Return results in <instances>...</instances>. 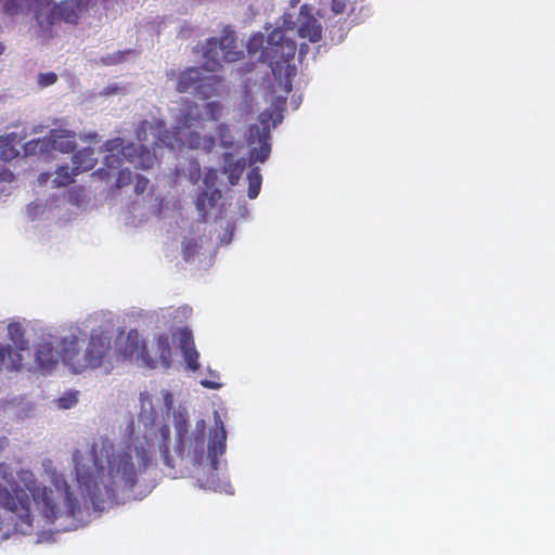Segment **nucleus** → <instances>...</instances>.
Segmentation results:
<instances>
[{
    "label": "nucleus",
    "instance_id": "obj_1",
    "mask_svg": "<svg viewBox=\"0 0 555 555\" xmlns=\"http://www.w3.org/2000/svg\"><path fill=\"white\" fill-rule=\"evenodd\" d=\"M133 427L134 422L131 421L127 426L128 439L121 451L114 452V446L108 442L103 443L100 456L94 451L95 470L85 473L80 467H76L77 479L81 485H96L100 478L107 488L133 489L139 475L144 473L152 462L150 442L145 438L133 436Z\"/></svg>",
    "mask_w": 555,
    "mask_h": 555
},
{
    "label": "nucleus",
    "instance_id": "obj_2",
    "mask_svg": "<svg viewBox=\"0 0 555 555\" xmlns=\"http://www.w3.org/2000/svg\"><path fill=\"white\" fill-rule=\"evenodd\" d=\"M60 347L63 363L75 374L111 365L112 333L107 330L93 328L85 349L75 335L62 338Z\"/></svg>",
    "mask_w": 555,
    "mask_h": 555
},
{
    "label": "nucleus",
    "instance_id": "obj_3",
    "mask_svg": "<svg viewBox=\"0 0 555 555\" xmlns=\"http://www.w3.org/2000/svg\"><path fill=\"white\" fill-rule=\"evenodd\" d=\"M29 480L26 487L31 494L36 508L49 524H56L57 530H72L76 526V516L80 514V504L77 498L67 489L63 494V507L60 506L54 491L48 487H40L30 472H25Z\"/></svg>",
    "mask_w": 555,
    "mask_h": 555
},
{
    "label": "nucleus",
    "instance_id": "obj_4",
    "mask_svg": "<svg viewBox=\"0 0 555 555\" xmlns=\"http://www.w3.org/2000/svg\"><path fill=\"white\" fill-rule=\"evenodd\" d=\"M296 49V42L288 38L283 29L275 28L268 35L260 54V59L268 63L285 94L292 91L293 78L297 72L293 63Z\"/></svg>",
    "mask_w": 555,
    "mask_h": 555
},
{
    "label": "nucleus",
    "instance_id": "obj_5",
    "mask_svg": "<svg viewBox=\"0 0 555 555\" xmlns=\"http://www.w3.org/2000/svg\"><path fill=\"white\" fill-rule=\"evenodd\" d=\"M164 464L168 468V474L172 478H178L183 475V469L189 467V464L193 467L201 465L205 455H207L206 446V423L204 420H198L195 425L194 431L185 438L183 462L181 468H179V455L175 459L169 454V449L165 444L162 450Z\"/></svg>",
    "mask_w": 555,
    "mask_h": 555
},
{
    "label": "nucleus",
    "instance_id": "obj_6",
    "mask_svg": "<svg viewBox=\"0 0 555 555\" xmlns=\"http://www.w3.org/2000/svg\"><path fill=\"white\" fill-rule=\"evenodd\" d=\"M203 67L208 72H217L222 62H234L241 59L242 51L236 50L235 33L229 26L222 30L220 38H209L202 47Z\"/></svg>",
    "mask_w": 555,
    "mask_h": 555
},
{
    "label": "nucleus",
    "instance_id": "obj_7",
    "mask_svg": "<svg viewBox=\"0 0 555 555\" xmlns=\"http://www.w3.org/2000/svg\"><path fill=\"white\" fill-rule=\"evenodd\" d=\"M167 76L176 79V90L179 93L191 92L202 100L216 95L221 81L216 75H204L197 67H188L179 73L171 69L167 72Z\"/></svg>",
    "mask_w": 555,
    "mask_h": 555
},
{
    "label": "nucleus",
    "instance_id": "obj_8",
    "mask_svg": "<svg viewBox=\"0 0 555 555\" xmlns=\"http://www.w3.org/2000/svg\"><path fill=\"white\" fill-rule=\"evenodd\" d=\"M152 134L154 137V145L169 147L171 150H175L176 146L197 150L202 143V137L197 131L183 133L180 129L176 128V126L173 130H170L162 119L153 121Z\"/></svg>",
    "mask_w": 555,
    "mask_h": 555
},
{
    "label": "nucleus",
    "instance_id": "obj_9",
    "mask_svg": "<svg viewBox=\"0 0 555 555\" xmlns=\"http://www.w3.org/2000/svg\"><path fill=\"white\" fill-rule=\"evenodd\" d=\"M227 448V431L221 418L216 415L215 429L210 436L207 444V457L210 460L209 476L201 483L202 488L216 489L217 486V466L218 456L225 452Z\"/></svg>",
    "mask_w": 555,
    "mask_h": 555
},
{
    "label": "nucleus",
    "instance_id": "obj_10",
    "mask_svg": "<svg viewBox=\"0 0 555 555\" xmlns=\"http://www.w3.org/2000/svg\"><path fill=\"white\" fill-rule=\"evenodd\" d=\"M30 506V496L24 489L16 488L11 493L0 483V507L15 513L21 521L27 526L33 525Z\"/></svg>",
    "mask_w": 555,
    "mask_h": 555
},
{
    "label": "nucleus",
    "instance_id": "obj_11",
    "mask_svg": "<svg viewBox=\"0 0 555 555\" xmlns=\"http://www.w3.org/2000/svg\"><path fill=\"white\" fill-rule=\"evenodd\" d=\"M175 121L176 128L185 133V130H190L193 127H203L204 113L197 103L185 100L181 103Z\"/></svg>",
    "mask_w": 555,
    "mask_h": 555
},
{
    "label": "nucleus",
    "instance_id": "obj_12",
    "mask_svg": "<svg viewBox=\"0 0 555 555\" xmlns=\"http://www.w3.org/2000/svg\"><path fill=\"white\" fill-rule=\"evenodd\" d=\"M124 358L135 357L150 369L157 367V362L149 354L145 343L140 338L137 330H130L126 337L125 348L121 350Z\"/></svg>",
    "mask_w": 555,
    "mask_h": 555
},
{
    "label": "nucleus",
    "instance_id": "obj_13",
    "mask_svg": "<svg viewBox=\"0 0 555 555\" xmlns=\"http://www.w3.org/2000/svg\"><path fill=\"white\" fill-rule=\"evenodd\" d=\"M173 335L178 338L186 367L193 372L197 371L201 366L199 353L195 348L192 331L188 327H181Z\"/></svg>",
    "mask_w": 555,
    "mask_h": 555
},
{
    "label": "nucleus",
    "instance_id": "obj_14",
    "mask_svg": "<svg viewBox=\"0 0 555 555\" xmlns=\"http://www.w3.org/2000/svg\"><path fill=\"white\" fill-rule=\"evenodd\" d=\"M127 162L135 168L150 169L156 160L155 153L143 144L129 143L124 150Z\"/></svg>",
    "mask_w": 555,
    "mask_h": 555
},
{
    "label": "nucleus",
    "instance_id": "obj_15",
    "mask_svg": "<svg viewBox=\"0 0 555 555\" xmlns=\"http://www.w3.org/2000/svg\"><path fill=\"white\" fill-rule=\"evenodd\" d=\"M258 135L259 145L254 146L248 154V162L249 165H254L256 163H264L270 153H271V144L269 142L270 140V132L268 129L263 128L262 130L259 129V127L255 126L250 129V134Z\"/></svg>",
    "mask_w": 555,
    "mask_h": 555
},
{
    "label": "nucleus",
    "instance_id": "obj_16",
    "mask_svg": "<svg viewBox=\"0 0 555 555\" xmlns=\"http://www.w3.org/2000/svg\"><path fill=\"white\" fill-rule=\"evenodd\" d=\"M105 151L107 154L104 157V165L107 169H118L121 167L126 159L124 156V150L126 145H124V140L120 138H115L112 140H107L104 143Z\"/></svg>",
    "mask_w": 555,
    "mask_h": 555
},
{
    "label": "nucleus",
    "instance_id": "obj_17",
    "mask_svg": "<svg viewBox=\"0 0 555 555\" xmlns=\"http://www.w3.org/2000/svg\"><path fill=\"white\" fill-rule=\"evenodd\" d=\"M49 141L51 147L61 153H70L76 147V134L73 131L53 129L50 131Z\"/></svg>",
    "mask_w": 555,
    "mask_h": 555
},
{
    "label": "nucleus",
    "instance_id": "obj_18",
    "mask_svg": "<svg viewBox=\"0 0 555 555\" xmlns=\"http://www.w3.org/2000/svg\"><path fill=\"white\" fill-rule=\"evenodd\" d=\"M246 163L244 158H235L230 152L222 155V171L228 176L231 185L237 184L245 169Z\"/></svg>",
    "mask_w": 555,
    "mask_h": 555
},
{
    "label": "nucleus",
    "instance_id": "obj_19",
    "mask_svg": "<svg viewBox=\"0 0 555 555\" xmlns=\"http://www.w3.org/2000/svg\"><path fill=\"white\" fill-rule=\"evenodd\" d=\"M61 354V351H60ZM59 351L51 341H42L38 345L36 351V361L43 370L53 369L59 361Z\"/></svg>",
    "mask_w": 555,
    "mask_h": 555
},
{
    "label": "nucleus",
    "instance_id": "obj_20",
    "mask_svg": "<svg viewBox=\"0 0 555 555\" xmlns=\"http://www.w3.org/2000/svg\"><path fill=\"white\" fill-rule=\"evenodd\" d=\"M74 175L91 170L96 164L94 150L91 147H83L73 155Z\"/></svg>",
    "mask_w": 555,
    "mask_h": 555
},
{
    "label": "nucleus",
    "instance_id": "obj_21",
    "mask_svg": "<svg viewBox=\"0 0 555 555\" xmlns=\"http://www.w3.org/2000/svg\"><path fill=\"white\" fill-rule=\"evenodd\" d=\"M155 351L157 358H153V360L157 362V366L160 365L164 369H169L172 353L169 336L167 334L163 333L156 337Z\"/></svg>",
    "mask_w": 555,
    "mask_h": 555
},
{
    "label": "nucleus",
    "instance_id": "obj_22",
    "mask_svg": "<svg viewBox=\"0 0 555 555\" xmlns=\"http://www.w3.org/2000/svg\"><path fill=\"white\" fill-rule=\"evenodd\" d=\"M175 428L177 433V447H176V453L179 455V468L182 466L183 462V452H184V444H185V438L188 437V420L182 414H179L175 418Z\"/></svg>",
    "mask_w": 555,
    "mask_h": 555
},
{
    "label": "nucleus",
    "instance_id": "obj_23",
    "mask_svg": "<svg viewBox=\"0 0 555 555\" xmlns=\"http://www.w3.org/2000/svg\"><path fill=\"white\" fill-rule=\"evenodd\" d=\"M298 34L311 42H318L322 38V27L314 17H309L299 25Z\"/></svg>",
    "mask_w": 555,
    "mask_h": 555
},
{
    "label": "nucleus",
    "instance_id": "obj_24",
    "mask_svg": "<svg viewBox=\"0 0 555 555\" xmlns=\"http://www.w3.org/2000/svg\"><path fill=\"white\" fill-rule=\"evenodd\" d=\"M79 5L72 1H64L59 5L57 14L66 23L76 24L79 18Z\"/></svg>",
    "mask_w": 555,
    "mask_h": 555
},
{
    "label": "nucleus",
    "instance_id": "obj_25",
    "mask_svg": "<svg viewBox=\"0 0 555 555\" xmlns=\"http://www.w3.org/2000/svg\"><path fill=\"white\" fill-rule=\"evenodd\" d=\"M248 192L247 195L250 199L256 198L261 190L262 176L258 167L251 168L247 173Z\"/></svg>",
    "mask_w": 555,
    "mask_h": 555
},
{
    "label": "nucleus",
    "instance_id": "obj_26",
    "mask_svg": "<svg viewBox=\"0 0 555 555\" xmlns=\"http://www.w3.org/2000/svg\"><path fill=\"white\" fill-rule=\"evenodd\" d=\"M8 332L18 350L22 351L28 348V341L24 338V330L20 323L9 324Z\"/></svg>",
    "mask_w": 555,
    "mask_h": 555
},
{
    "label": "nucleus",
    "instance_id": "obj_27",
    "mask_svg": "<svg viewBox=\"0 0 555 555\" xmlns=\"http://www.w3.org/2000/svg\"><path fill=\"white\" fill-rule=\"evenodd\" d=\"M74 168L69 171L68 166H60L55 171V178L52 183L55 188L66 186L73 182Z\"/></svg>",
    "mask_w": 555,
    "mask_h": 555
},
{
    "label": "nucleus",
    "instance_id": "obj_28",
    "mask_svg": "<svg viewBox=\"0 0 555 555\" xmlns=\"http://www.w3.org/2000/svg\"><path fill=\"white\" fill-rule=\"evenodd\" d=\"M216 134L220 141V145L224 149L232 147L234 145V137L231 133L229 125L221 122L216 128Z\"/></svg>",
    "mask_w": 555,
    "mask_h": 555
},
{
    "label": "nucleus",
    "instance_id": "obj_29",
    "mask_svg": "<svg viewBox=\"0 0 555 555\" xmlns=\"http://www.w3.org/2000/svg\"><path fill=\"white\" fill-rule=\"evenodd\" d=\"M204 112L211 121H219L223 115V105L217 101L207 102Z\"/></svg>",
    "mask_w": 555,
    "mask_h": 555
},
{
    "label": "nucleus",
    "instance_id": "obj_30",
    "mask_svg": "<svg viewBox=\"0 0 555 555\" xmlns=\"http://www.w3.org/2000/svg\"><path fill=\"white\" fill-rule=\"evenodd\" d=\"M218 193V195L220 196V192L218 190H215L211 194L210 197H208V192L207 191H203L202 193H199L197 195V198H196V207L199 211H203L205 212L206 211V208H207V205L211 208L215 204V197H214V194Z\"/></svg>",
    "mask_w": 555,
    "mask_h": 555
},
{
    "label": "nucleus",
    "instance_id": "obj_31",
    "mask_svg": "<svg viewBox=\"0 0 555 555\" xmlns=\"http://www.w3.org/2000/svg\"><path fill=\"white\" fill-rule=\"evenodd\" d=\"M7 367L11 371H17L22 367L23 357L20 351H13L9 346Z\"/></svg>",
    "mask_w": 555,
    "mask_h": 555
},
{
    "label": "nucleus",
    "instance_id": "obj_32",
    "mask_svg": "<svg viewBox=\"0 0 555 555\" xmlns=\"http://www.w3.org/2000/svg\"><path fill=\"white\" fill-rule=\"evenodd\" d=\"M78 402V391H69L57 399L61 409H70Z\"/></svg>",
    "mask_w": 555,
    "mask_h": 555
},
{
    "label": "nucleus",
    "instance_id": "obj_33",
    "mask_svg": "<svg viewBox=\"0 0 555 555\" xmlns=\"http://www.w3.org/2000/svg\"><path fill=\"white\" fill-rule=\"evenodd\" d=\"M132 181V172L129 169H121L118 172V177L116 179V188H122L125 185L130 184Z\"/></svg>",
    "mask_w": 555,
    "mask_h": 555
},
{
    "label": "nucleus",
    "instance_id": "obj_34",
    "mask_svg": "<svg viewBox=\"0 0 555 555\" xmlns=\"http://www.w3.org/2000/svg\"><path fill=\"white\" fill-rule=\"evenodd\" d=\"M152 126L153 122H150L147 120L140 121L138 128H137V138L139 141H147L146 132L150 130L152 132Z\"/></svg>",
    "mask_w": 555,
    "mask_h": 555
},
{
    "label": "nucleus",
    "instance_id": "obj_35",
    "mask_svg": "<svg viewBox=\"0 0 555 555\" xmlns=\"http://www.w3.org/2000/svg\"><path fill=\"white\" fill-rule=\"evenodd\" d=\"M149 183H150V181L146 177L137 175L135 183H134V192L137 194H143L146 191Z\"/></svg>",
    "mask_w": 555,
    "mask_h": 555
},
{
    "label": "nucleus",
    "instance_id": "obj_36",
    "mask_svg": "<svg viewBox=\"0 0 555 555\" xmlns=\"http://www.w3.org/2000/svg\"><path fill=\"white\" fill-rule=\"evenodd\" d=\"M197 249V243L193 240H190L183 244V257L188 261L191 257L194 256Z\"/></svg>",
    "mask_w": 555,
    "mask_h": 555
},
{
    "label": "nucleus",
    "instance_id": "obj_37",
    "mask_svg": "<svg viewBox=\"0 0 555 555\" xmlns=\"http://www.w3.org/2000/svg\"><path fill=\"white\" fill-rule=\"evenodd\" d=\"M57 80V76L55 73H44V74H40L39 75V83L42 86V87H48V86H51L53 85L55 81Z\"/></svg>",
    "mask_w": 555,
    "mask_h": 555
},
{
    "label": "nucleus",
    "instance_id": "obj_38",
    "mask_svg": "<svg viewBox=\"0 0 555 555\" xmlns=\"http://www.w3.org/2000/svg\"><path fill=\"white\" fill-rule=\"evenodd\" d=\"M218 179V173H217V170L211 168L209 169L206 175H205V178H204V183L205 185L210 189L215 185L216 181Z\"/></svg>",
    "mask_w": 555,
    "mask_h": 555
},
{
    "label": "nucleus",
    "instance_id": "obj_39",
    "mask_svg": "<svg viewBox=\"0 0 555 555\" xmlns=\"http://www.w3.org/2000/svg\"><path fill=\"white\" fill-rule=\"evenodd\" d=\"M331 9L334 12V14H341L344 13L346 9V1L345 0H332Z\"/></svg>",
    "mask_w": 555,
    "mask_h": 555
},
{
    "label": "nucleus",
    "instance_id": "obj_40",
    "mask_svg": "<svg viewBox=\"0 0 555 555\" xmlns=\"http://www.w3.org/2000/svg\"><path fill=\"white\" fill-rule=\"evenodd\" d=\"M17 152L13 147L2 149L0 151V158L8 162L16 156Z\"/></svg>",
    "mask_w": 555,
    "mask_h": 555
},
{
    "label": "nucleus",
    "instance_id": "obj_41",
    "mask_svg": "<svg viewBox=\"0 0 555 555\" xmlns=\"http://www.w3.org/2000/svg\"><path fill=\"white\" fill-rule=\"evenodd\" d=\"M9 354V346H4L0 343V372L2 367L7 365V358Z\"/></svg>",
    "mask_w": 555,
    "mask_h": 555
},
{
    "label": "nucleus",
    "instance_id": "obj_42",
    "mask_svg": "<svg viewBox=\"0 0 555 555\" xmlns=\"http://www.w3.org/2000/svg\"><path fill=\"white\" fill-rule=\"evenodd\" d=\"M262 42H263L262 35H260L258 37L257 36L253 37L251 40L248 43V50L249 51L257 50V47L261 46Z\"/></svg>",
    "mask_w": 555,
    "mask_h": 555
},
{
    "label": "nucleus",
    "instance_id": "obj_43",
    "mask_svg": "<svg viewBox=\"0 0 555 555\" xmlns=\"http://www.w3.org/2000/svg\"><path fill=\"white\" fill-rule=\"evenodd\" d=\"M201 385L208 389H219L221 387V383L210 379H202Z\"/></svg>",
    "mask_w": 555,
    "mask_h": 555
},
{
    "label": "nucleus",
    "instance_id": "obj_44",
    "mask_svg": "<svg viewBox=\"0 0 555 555\" xmlns=\"http://www.w3.org/2000/svg\"><path fill=\"white\" fill-rule=\"evenodd\" d=\"M108 60L105 61V64H115V63H118V62H121L122 59H124V53L122 52H118L117 54L113 55V56H109L107 57Z\"/></svg>",
    "mask_w": 555,
    "mask_h": 555
},
{
    "label": "nucleus",
    "instance_id": "obj_45",
    "mask_svg": "<svg viewBox=\"0 0 555 555\" xmlns=\"http://www.w3.org/2000/svg\"><path fill=\"white\" fill-rule=\"evenodd\" d=\"M93 175H98L103 179H107L108 172L106 171V169L101 168L98 171H95Z\"/></svg>",
    "mask_w": 555,
    "mask_h": 555
},
{
    "label": "nucleus",
    "instance_id": "obj_46",
    "mask_svg": "<svg viewBox=\"0 0 555 555\" xmlns=\"http://www.w3.org/2000/svg\"><path fill=\"white\" fill-rule=\"evenodd\" d=\"M207 141H208V150H210L211 146L215 144V139L212 137H208Z\"/></svg>",
    "mask_w": 555,
    "mask_h": 555
},
{
    "label": "nucleus",
    "instance_id": "obj_47",
    "mask_svg": "<svg viewBox=\"0 0 555 555\" xmlns=\"http://www.w3.org/2000/svg\"><path fill=\"white\" fill-rule=\"evenodd\" d=\"M199 175H201V169H199L198 164H196V179H198Z\"/></svg>",
    "mask_w": 555,
    "mask_h": 555
},
{
    "label": "nucleus",
    "instance_id": "obj_48",
    "mask_svg": "<svg viewBox=\"0 0 555 555\" xmlns=\"http://www.w3.org/2000/svg\"><path fill=\"white\" fill-rule=\"evenodd\" d=\"M279 102L282 104V105H285L286 103V95L282 98V101L279 100Z\"/></svg>",
    "mask_w": 555,
    "mask_h": 555
},
{
    "label": "nucleus",
    "instance_id": "obj_49",
    "mask_svg": "<svg viewBox=\"0 0 555 555\" xmlns=\"http://www.w3.org/2000/svg\"><path fill=\"white\" fill-rule=\"evenodd\" d=\"M3 50H4L3 46L0 44V54H2Z\"/></svg>",
    "mask_w": 555,
    "mask_h": 555
},
{
    "label": "nucleus",
    "instance_id": "obj_50",
    "mask_svg": "<svg viewBox=\"0 0 555 555\" xmlns=\"http://www.w3.org/2000/svg\"><path fill=\"white\" fill-rule=\"evenodd\" d=\"M302 50H304V46H301L300 49H299V53L300 54L302 53Z\"/></svg>",
    "mask_w": 555,
    "mask_h": 555
}]
</instances>
